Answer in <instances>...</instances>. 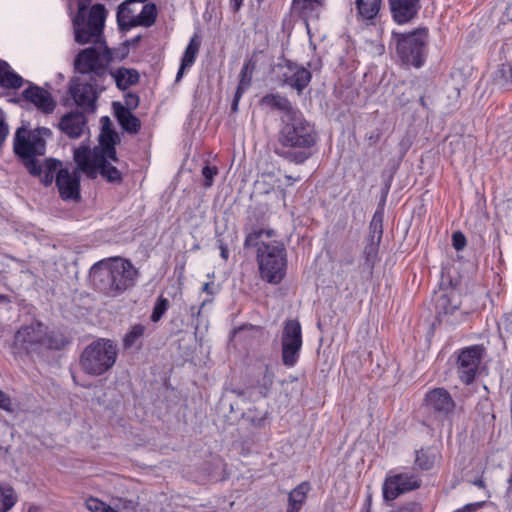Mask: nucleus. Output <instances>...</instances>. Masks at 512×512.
I'll return each instance as SVG.
<instances>
[{"label": "nucleus", "mask_w": 512, "mask_h": 512, "mask_svg": "<svg viewBox=\"0 0 512 512\" xmlns=\"http://www.w3.org/2000/svg\"><path fill=\"white\" fill-rule=\"evenodd\" d=\"M51 136L49 128L41 127L31 131L20 127L14 138V152L19 156L28 172L39 177L45 186L51 185L55 179L60 197L67 201L80 199L79 168L69 171L62 168L60 161L49 158L40 163L36 157L42 156L46 151L45 137Z\"/></svg>", "instance_id": "f257e3e1"}, {"label": "nucleus", "mask_w": 512, "mask_h": 512, "mask_svg": "<svg viewBox=\"0 0 512 512\" xmlns=\"http://www.w3.org/2000/svg\"><path fill=\"white\" fill-rule=\"evenodd\" d=\"M106 17L107 11L102 4L93 5L87 17L72 16L75 41L82 45L93 44L78 53L74 61L75 69L81 76L91 77L92 80H102L111 59L103 35Z\"/></svg>", "instance_id": "f03ea898"}, {"label": "nucleus", "mask_w": 512, "mask_h": 512, "mask_svg": "<svg viewBox=\"0 0 512 512\" xmlns=\"http://www.w3.org/2000/svg\"><path fill=\"white\" fill-rule=\"evenodd\" d=\"M318 141V134L301 111L280 117L278 147L275 153L282 159L296 165L304 164L311 156Z\"/></svg>", "instance_id": "7ed1b4c3"}, {"label": "nucleus", "mask_w": 512, "mask_h": 512, "mask_svg": "<svg viewBox=\"0 0 512 512\" xmlns=\"http://www.w3.org/2000/svg\"><path fill=\"white\" fill-rule=\"evenodd\" d=\"M245 248H256V259L262 280L279 284L286 275L287 252L273 229H254L245 238Z\"/></svg>", "instance_id": "20e7f679"}, {"label": "nucleus", "mask_w": 512, "mask_h": 512, "mask_svg": "<svg viewBox=\"0 0 512 512\" xmlns=\"http://www.w3.org/2000/svg\"><path fill=\"white\" fill-rule=\"evenodd\" d=\"M109 160L117 161L114 134L111 130H103L99 146L92 150L82 145L74 151V161L79 170L89 178H96L100 174L108 182L119 183L122 180L121 172Z\"/></svg>", "instance_id": "39448f33"}, {"label": "nucleus", "mask_w": 512, "mask_h": 512, "mask_svg": "<svg viewBox=\"0 0 512 512\" xmlns=\"http://www.w3.org/2000/svg\"><path fill=\"white\" fill-rule=\"evenodd\" d=\"M137 269L130 260L121 257L102 259L90 269L93 286L108 297H118L136 282Z\"/></svg>", "instance_id": "423d86ee"}, {"label": "nucleus", "mask_w": 512, "mask_h": 512, "mask_svg": "<svg viewBox=\"0 0 512 512\" xmlns=\"http://www.w3.org/2000/svg\"><path fill=\"white\" fill-rule=\"evenodd\" d=\"M117 355L116 344L109 339L100 338L83 350L80 366L85 373L100 376L114 366Z\"/></svg>", "instance_id": "0eeeda50"}, {"label": "nucleus", "mask_w": 512, "mask_h": 512, "mask_svg": "<svg viewBox=\"0 0 512 512\" xmlns=\"http://www.w3.org/2000/svg\"><path fill=\"white\" fill-rule=\"evenodd\" d=\"M15 345L27 354H40L45 350L60 349L64 345V338L49 332L42 323L36 322L17 331Z\"/></svg>", "instance_id": "6e6552de"}, {"label": "nucleus", "mask_w": 512, "mask_h": 512, "mask_svg": "<svg viewBox=\"0 0 512 512\" xmlns=\"http://www.w3.org/2000/svg\"><path fill=\"white\" fill-rule=\"evenodd\" d=\"M393 36L397 37L395 33ZM426 39V29H417L408 34L399 35L396 51L402 63L420 68L424 63Z\"/></svg>", "instance_id": "1a4fd4ad"}, {"label": "nucleus", "mask_w": 512, "mask_h": 512, "mask_svg": "<svg viewBox=\"0 0 512 512\" xmlns=\"http://www.w3.org/2000/svg\"><path fill=\"white\" fill-rule=\"evenodd\" d=\"M102 80H92L88 76H78L71 80L69 93L75 104L87 112H94Z\"/></svg>", "instance_id": "9d476101"}, {"label": "nucleus", "mask_w": 512, "mask_h": 512, "mask_svg": "<svg viewBox=\"0 0 512 512\" xmlns=\"http://www.w3.org/2000/svg\"><path fill=\"white\" fill-rule=\"evenodd\" d=\"M302 329L297 320H287L281 335L282 363L286 367H294L300 357L302 348Z\"/></svg>", "instance_id": "9b49d317"}, {"label": "nucleus", "mask_w": 512, "mask_h": 512, "mask_svg": "<svg viewBox=\"0 0 512 512\" xmlns=\"http://www.w3.org/2000/svg\"><path fill=\"white\" fill-rule=\"evenodd\" d=\"M485 355L482 345H471L457 352L456 368L459 379L465 384H471L479 370Z\"/></svg>", "instance_id": "f8f14e48"}, {"label": "nucleus", "mask_w": 512, "mask_h": 512, "mask_svg": "<svg viewBox=\"0 0 512 512\" xmlns=\"http://www.w3.org/2000/svg\"><path fill=\"white\" fill-rule=\"evenodd\" d=\"M420 485L421 479L415 473H391L386 477V500L395 499L403 493L419 488Z\"/></svg>", "instance_id": "ddd939ff"}, {"label": "nucleus", "mask_w": 512, "mask_h": 512, "mask_svg": "<svg viewBox=\"0 0 512 512\" xmlns=\"http://www.w3.org/2000/svg\"><path fill=\"white\" fill-rule=\"evenodd\" d=\"M384 205V194L381 195L378 209L374 213L370 223V234L368 242L365 247V254L367 261H373L377 255L378 247L383 234V213L382 207Z\"/></svg>", "instance_id": "4468645a"}, {"label": "nucleus", "mask_w": 512, "mask_h": 512, "mask_svg": "<svg viewBox=\"0 0 512 512\" xmlns=\"http://www.w3.org/2000/svg\"><path fill=\"white\" fill-rule=\"evenodd\" d=\"M22 92L24 100L32 103L39 111L44 114H50L55 110L56 102L47 90L32 84Z\"/></svg>", "instance_id": "2eb2a0df"}, {"label": "nucleus", "mask_w": 512, "mask_h": 512, "mask_svg": "<svg viewBox=\"0 0 512 512\" xmlns=\"http://www.w3.org/2000/svg\"><path fill=\"white\" fill-rule=\"evenodd\" d=\"M311 77V72L306 68L294 63H287L281 80L300 94L310 83Z\"/></svg>", "instance_id": "dca6fc26"}, {"label": "nucleus", "mask_w": 512, "mask_h": 512, "mask_svg": "<svg viewBox=\"0 0 512 512\" xmlns=\"http://www.w3.org/2000/svg\"><path fill=\"white\" fill-rule=\"evenodd\" d=\"M393 20L397 24H406L416 17L420 9V0H389Z\"/></svg>", "instance_id": "f3484780"}, {"label": "nucleus", "mask_w": 512, "mask_h": 512, "mask_svg": "<svg viewBox=\"0 0 512 512\" xmlns=\"http://www.w3.org/2000/svg\"><path fill=\"white\" fill-rule=\"evenodd\" d=\"M86 124V118L82 113L68 112L61 117L58 127L69 138H79L87 128Z\"/></svg>", "instance_id": "a211bd4d"}, {"label": "nucleus", "mask_w": 512, "mask_h": 512, "mask_svg": "<svg viewBox=\"0 0 512 512\" xmlns=\"http://www.w3.org/2000/svg\"><path fill=\"white\" fill-rule=\"evenodd\" d=\"M427 405L436 412L448 414L453 411L455 403L444 388H437L426 395Z\"/></svg>", "instance_id": "6ab92c4d"}, {"label": "nucleus", "mask_w": 512, "mask_h": 512, "mask_svg": "<svg viewBox=\"0 0 512 512\" xmlns=\"http://www.w3.org/2000/svg\"><path fill=\"white\" fill-rule=\"evenodd\" d=\"M262 107L269 108L271 110H277L282 112L281 116H290L293 112L300 111L292 105L290 100L280 93H269L263 96L260 100Z\"/></svg>", "instance_id": "aec40b11"}, {"label": "nucleus", "mask_w": 512, "mask_h": 512, "mask_svg": "<svg viewBox=\"0 0 512 512\" xmlns=\"http://www.w3.org/2000/svg\"><path fill=\"white\" fill-rule=\"evenodd\" d=\"M138 9L136 5L131 1H125L119 5L117 10V23L122 31H128L134 28V22H136Z\"/></svg>", "instance_id": "412c9836"}, {"label": "nucleus", "mask_w": 512, "mask_h": 512, "mask_svg": "<svg viewBox=\"0 0 512 512\" xmlns=\"http://www.w3.org/2000/svg\"><path fill=\"white\" fill-rule=\"evenodd\" d=\"M24 84V79L11 66L0 59V86L5 89H18Z\"/></svg>", "instance_id": "4be33fe9"}, {"label": "nucleus", "mask_w": 512, "mask_h": 512, "mask_svg": "<svg viewBox=\"0 0 512 512\" xmlns=\"http://www.w3.org/2000/svg\"><path fill=\"white\" fill-rule=\"evenodd\" d=\"M117 87L126 90L139 81V73L135 69L118 68L111 73Z\"/></svg>", "instance_id": "5701e85b"}, {"label": "nucleus", "mask_w": 512, "mask_h": 512, "mask_svg": "<svg viewBox=\"0 0 512 512\" xmlns=\"http://www.w3.org/2000/svg\"><path fill=\"white\" fill-rule=\"evenodd\" d=\"M199 48L200 43L194 37L191 38L181 59V65L176 76L177 80L183 75L185 69L190 68L194 64Z\"/></svg>", "instance_id": "b1692460"}, {"label": "nucleus", "mask_w": 512, "mask_h": 512, "mask_svg": "<svg viewBox=\"0 0 512 512\" xmlns=\"http://www.w3.org/2000/svg\"><path fill=\"white\" fill-rule=\"evenodd\" d=\"M117 118L122 128L129 133L136 134L141 128L140 120L124 107L117 111Z\"/></svg>", "instance_id": "393cba45"}, {"label": "nucleus", "mask_w": 512, "mask_h": 512, "mask_svg": "<svg viewBox=\"0 0 512 512\" xmlns=\"http://www.w3.org/2000/svg\"><path fill=\"white\" fill-rule=\"evenodd\" d=\"M310 490V484L308 482H302L297 487H295L290 493L288 497V508H293L295 510H301L302 505L304 504L307 493Z\"/></svg>", "instance_id": "a878e982"}, {"label": "nucleus", "mask_w": 512, "mask_h": 512, "mask_svg": "<svg viewBox=\"0 0 512 512\" xmlns=\"http://www.w3.org/2000/svg\"><path fill=\"white\" fill-rule=\"evenodd\" d=\"M458 297L455 294H441L436 300V309L439 316L453 314L459 308Z\"/></svg>", "instance_id": "bb28decb"}, {"label": "nucleus", "mask_w": 512, "mask_h": 512, "mask_svg": "<svg viewBox=\"0 0 512 512\" xmlns=\"http://www.w3.org/2000/svg\"><path fill=\"white\" fill-rule=\"evenodd\" d=\"M157 17V8L153 3H146L142 6V9L138 11L136 22L134 27H151Z\"/></svg>", "instance_id": "cd10ccee"}, {"label": "nucleus", "mask_w": 512, "mask_h": 512, "mask_svg": "<svg viewBox=\"0 0 512 512\" xmlns=\"http://www.w3.org/2000/svg\"><path fill=\"white\" fill-rule=\"evenodd\" d=\"M18 497L9 484L0 482V512H8L17 503Z\"/></svg>", "instance_id": "c85d7f7f"}, {"label": "nucleus", "mask_w": 512, "mask_h": 512, "mask_svg": "<svg viewBox=\"0 0 512 512\" xmlns=\"http://www.w3.org/2000/svg\"><path fill=\"white\" fill-rule=\"evenodd\" d=\"M293 5L305 19L317 18L322 6L321 0H293Z\"/></svg>", "instance_id": "c756f323"}, {"label": "nucleus", "mask_w": 512, "mask_h": 512, "mask_svg": "<svg viewBox=\"0 0 512 512\" xmlns=\"http://www.w3.org/2000/svg\"><path fill=\"white\" fill-rule=\"evenodd\" d=\"M381 6V0H356L358 13L365 19L374 18Z\"/></svg>", "instance_id": "7c9ffc66"}, {"label": "nucleus", "mask_w": 512, "mask_h": 512, "mask_svg": "<svg viewBox=\"0 0 512 512\" xmlns=\"http://www.w3.org/2000/svg\"><path fill=\"white\" fill-rule=\"evenodd\" d=\"M436 460V453L431 449H421L416 453V464L422 470H430Z\"/></svg>", "instance_id": "2f4dec72"}, {"label": "nucleus", "mask_w": 512, "mask_h": 512, "mask_svg": "<svg viewBox=\"0 0 512 512\" xmlns=\"http://www.w3.org/2000/svg\"><path fill=\"white\" fill-rule=\"evenodd\" d=\"M145 326L142 324H135L126 333L123 339V345L125 348H131L137 340H139L145 332Z\"/></svg>", "instance_id": "473e14b6"}, {"label": "nucleus", "mask_w": 512, "mask_h": 512, "mask_svg": "<svg viewBox=\"0 0 512 512\" xmlns=\"http://www.w3.org/2000/svg\"><path fill=\"white\" fill-rule=\"evenodd\" d=\"M92 0H69L68 11L72 16L87 17V8L90 6Z\"/></svg>", "instance_id": "72a5a7b5"}, {"label": "nucleus", "mask_w": 512, "mask_h": 512, "mask_svg": "<svg viewBox=\"0 0 512 512\" xmlns=\"http://www.w3.org/2000/svg\"><path fill=\"white\" fill-rule=\"evenodd\" d=\"M169 308V301L167 298L163 296H159L156 300V303L153 307L152 314L150 319L152 322L157 323L163 317V315L167 312Z\"/></svg>", "instance_id": "f704fd0d"}, {"label": "nucleus", "mask_w": 512, "mask_h": 512, "mask_svg": "<svg viewBox=\"0 0 512 512\" xmlns=\"http://www.w3.org/2000/svg\"><path fill=\"white\" fill-rule=\"evenodd\" d=\"M249 65L245 64L240 72V81L237 87V91L245 92L251 84V75L248 72Z\"/></svg>", "instance_id": "c9c22d12"}, {"label": "nucleus", "mask_w": 512, "mask_h": 512, "mask_svg": "<svg viewBox=\"0 0 512 512\" xmlns=\"http://www.w3.org/2000/svg\"><path fill=\"white\" fill-rule=\"evenodd\" d=\"M218 174V169L215 166L206 165L202 168V175L205 179L204 186L211 187L214 177Z\"/></svg>", "instance_id": "e433bc0d"}, {"label": "nucleus", "mask_w": 512, "mask_h": 512, "mask_svg": "<svg viewBox=\"0 0 512 512\" xmlns=\"http://www.w3.org/2000/svg\"><path fill=\"white\" fill-rule=\"evenodd\" d=\"M108 506L109 505L97 498L91 497L86 500V507L91 512H105Z\"/></svg>", "instance_id": "4c0bfd02"}, {"label": "nucleus", "mask_w": 512, "mask_h": 512, "mask_svg": "<svg viewBox=\"0 0 512 512\" xmlns=\"http://www.w3.org/2000/svg\"><path fill=\"white\" fill-rule=\"evenodd\" d=\"M452 245L457 251H461L466 246V238L462 232L456 231L452 234Z\"/></svg>", "instance_id": "58836bf2"}, {"label": "nucleus", "mask_w": 512, "mask_h": 512, "mask_svg": "<svg viewBox=\"0 0 512 512\" xmlns=\"http://www.w3.org/2000/svg\"><path fill=\"white\" fill-rule=\"evenodd\" d=\"M272 384L273 374L268 369H266L262 378V388L260 390V393L266 395L269 389L271 388Z\"/></svg>", "instance_id": "ea45409f"}, {"label": "nucleus", "mask_w": 512, "mask_h": 512, "mask_svg": "<svg viewBox=\"0 0 512 512\" xmlns=\"http://www.w3.org/2000/svg\"><path fill=\"white\" fill-rule=\"evenodd\" d=\"M8 134H9V128L5 122L3 111L0 110V146L6 140Z\"/></svg>", "instance_id": "a19ab883"}, {"label": "nucleus", "mask_w": 512, "mask_h": 512, "mask_svg": "<svg viewBox=\"0 0 512 512\" xmlns=\"http://www.w3.org/2000/svg\"><path fill=\"white\" fill-rule=\"evenodd\" d=\"M0 408L6 411H12L10 398L0 390Z\"/></svg>", "instance_id": "79ce46f5"}, {"label": "nucleus", "mask_w": 512, "mask_h": 512, "mask_svg": "<svg viewBox=\"0 0 512 512\" xmlns=\"http://www.w3.org/2000/svg\"><path fill=\"white\" fill-rule=\"evenodd\" d=\"M209 301L205 300L202 302L200 307L191 306L190 307V313L192 317H199L201 315L203 307L208 303Z\"/></svg>", "instance_id": "37998d69"}, {"label": "nucleus", "mask_w": 512, "mask_h": 512, "mask_svg": "<svg viewBox=\"0 0 512 512\" xmlns=\"http://www.w3.org/2000/svg\"><path fill=\"white\" fill-rule=\"evenodd\" d=\"M243 95V92L237 91L235 92L234 99L232 102V110L236 111L238 109V103Z\"/></svg>", "instance_id": "c03bdc74"}, {"label": "nucleus", "mask_w": 512, "mask_h": 512, "mask_svg": "<svg viewBox=\"0 0 512 512\" xmlns=\"http://www.w3.org/2000/svg\"><path fill=\"white\" fill-rule=\"evenodd\" d=\"M244 0H229L233 12H238Z\"/></svg>", "instance_id": "a18cd8bd"}, {"label": "nucleus", "mask_w": 512, "mask_h": 512, "mask_svg": "<svg viewBox=\"0 0 512 512\" xmlns=\"http://www.w3.org/2000/svg\"><path fill=\"white\" fill-rule=\"evenodd\" d=\"M479 504H467L466 506L458 509L456 512H475Z\"/></svg>", "instance_id": "49530a36"}, {"label": "nucleus", "mask_w": 512, "mask_h": 512, "mask_svg": "<svg viewBox=\"0 0 512 512\" xmlns=\"http://www.w3.org/2000/svg\"><path fill=\"white\" fill-rule=\"evenodd\" d=\"M220 255L224 260H227L229 257V250L223 243L220 244Z\"/></svg>", "instance_id": "de8ad7c7"}, {"label": "nucleus", "mask_w": 512, "mask_h": 512, "mask_svg": "<svg viewBox=\"0 0 512 512\" xmlns=\"http://www.w3.org/2000/svg\"><path fill=\"white\" fill-rule=\"evenodd\" d=\"M212 289H213V282H207L202 286V291L207 294H211V295L214 294Z\"/></svg>", "instance_id": "09e8293b"}, {"label": "nucleus", "mask_w": 512, "mask_h": 512, "mask_svg": "<svg viewBox=\"0 0 512 512\" xmlns=\"http://www.w3.org/2000/svg\"><path fill=\"white\" fill-rule=\"evenodd\" d=\"M475 485L480 487V488H483L484 487V482H483V480L480 479V480L475 481Z\"/></svg>", "instance_id": "8fccbe9b"}, {"label": "nucleus", "mask_w": 512, "mask_h": 512, "mask_svg": "<svg viewBox=\"0 0 512 512\" xmlns=\"http://www.w3.org/2000/svg\"><path fill=\"white\" fill-rule=\"evenodd\" d=\"M141 36H137L131 40L132 44H136L140 40Z\"/></svg>", "instance_id": "3c124183"}, {"label": "nucleus", "mask_w": 512, "mask_h": 512, "mask_svg": "<svg viewBox=\"0 0 512 512\" xmlns=\"http://www.w3.org/2000/svg\"><path fill=\"white\" fill-rule=\"evenodd\" d=\"M38 511H39L38 508L35 506L30 507L28 510V512H38Z\"/></svg>", "instance_id": "603ef678"}, {"label": "nucleus", "mask_w": 512, "mask_h": 512, "mask_svg": "<svg viewBox=\"0 0 512 512\" xmlns=\"http://www.w3.org/2000/svg\"><path fill=\"white\" fill-rule=\"evenodd\" d=\"M105 512H118V511L115 510L114 508H112L111 506H108Z\"/></svg>", "instance_id": "864d4df0"}, {"label": "nucleus", "mask_w": 512, "mask_h": 512, "mask_svg": "<svg viewBox=\"0 0 512 512\" xmlns=\"http://www.w3.org/2000/svg\"><path fill=\"white\" fill-rule=\"evenodd\" d=\"M286 512H300L299 510H295L293 508H287Z\"/></svg>", "instance_id": "5fc2aeb1"}, {"label": "nucleus", "mask_w": 512, "mask_h": 512, "mask_svg": "<svg viewBox=\"0 0 512 512\" xmlns=\"http://www.w3.org/2000/svg\"><path fill=\"white\" fill-rule=\"evenodd\" d=\"M381 490H382V494L384 495V483L382 484Z\"/></svg>", "instance_id": "6e6d98bb"}, {"label": "nucleus", "mask_w": 512, "mask_h": 512, "mask_svg": "<svg viewBox=\"0 0 512 512\" xmlns=\"http://www.w3.org/2000/svg\"><path fill=\"white\" fill-rule=\"evenodd\" d=\"M286 178H287L288 180H292V177H291V176H289V175H287V176H286Z\"/></svg>", "instance_id": "4d7b16f0"}, {"label": "nucleus", "mask_w": 512, "mask_h": 512, "mask_svg": "<svg viewBox=\"0 0 512 512\" xmlns=\"http://www.w3.org/2000/svg\"><path fill=\"white\" fill-rule=\"evenodd\" d=\"M0 300H4V296H0Z\"/></svg>", "instance_id": "13d9d810"}]
</instances>
